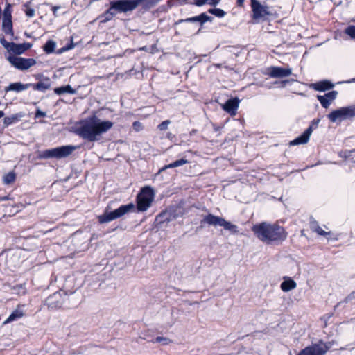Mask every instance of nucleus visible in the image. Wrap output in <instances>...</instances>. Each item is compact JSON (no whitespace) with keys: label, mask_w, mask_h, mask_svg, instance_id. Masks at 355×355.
<instances>
[{"label":"nucleus","mask_w":355,"mask_h":355,"mask_svg":"<svg viewBox=\"0 0 355 355\" xmlns=\"http://www.w3.org/2000/svg\"><path fill=\"white\" fill-rule=\"evenodd\" d=\"M113 126L110 121H102L94 115L79 122L75 133L83 139L90 142L98 141L103 134L107 132Z\"/></svg>","instance_id":"obj_1"},{"label":"nucleus","mask_w":355,"mask_h":355,"mask_svg":"<svg viewBox=\"0 0 355 355\" xmlns=\"http://www.w3.org/2000/svg\"><path fill=\"white\" fill-rule=\"evenodd\" d=\"M252 230L259 240L267 244L283 241L287 236L282 227L265 222L254 225Z\"/></svg>","instance_id":"obj_2"},{"label":"nucleus","mask_w":355,"mask_h":355,"mask_svg":"<svg viewBox=\"0 0 355 355\" xmlns=\"http://www.w3.org/2000/svg\"><path fill=\"white\" fill-rule=\"evenodd\" d=\"M157 1V0H120L112 2L110 8L105 14V19L101 22H105L106 21L110 20L114 14V10L119 12H125L134 10L139 5H142L143 6H151Z\"/></svg>","instance_id":"obj_3"},{"label":"nucleus","mask_w":355,"mask_h":355,"mask_svg":"<svg viewBox=\"0 0 355 355\" xmlns=\"http://www.w3.org/2000/svg\"><path fill=\"white\" fill-rule=\"evenodd\" d=\"M77 146L72 145L62 146L56 148L46 149L40 152L39 159H62L71 155L76 150Z\"/></svg>","instance_id":"obj_4"},{"label":"nucleus","mask_w":355,"mask_h":355,"mask_svg":"<svg viewBox=\"0 0 355 355\" xmlns=\"http://www.w3.org/2000/svg\"><path fill=\"white\" fill-rule=\"evenodd\" d=\"M135 209V206L133 203H129L120 206L118 209L114 211L105 213L98 216V220L100 223H107L116 218H121L129 212H132Z\"/></svg>","instance_id":"obj_5"},{"label":"nucleus","mask_w":355,"mask_h":355,"mask_svg":"<svg viewBox=\"0 0 355 355\" xmlns=\"http://www.w3.org/2000/svg\"><path fill=\"white\" fill-rule=\"evenodd\" d=\"M154 191L146 186L142 188L137 196V209L138 211H145L151 205L154 200Z\"/></svg>","instance_id":"obj_6"},{"label":"nucleus","mask_w":355,"mask_h":355,"mask_svg":"<svg viewBox=\"0 0 355 355\" xmlns=\"http://www.w3.org/2000/svg\"><path fill=\"white\" fill-rule=\"evenodd\" d=\"M251 8L254 19H270L276 17V12L267 5L261 4L257 0H251Z\"/></svg>","instance_id":"obj_7"},{"label":"nucleus","mask_w":355,"mask_h":355,"mask_svg":"<svg viewBox=\"0 0 355 355\" xmlns=\"http://www.w3.org/2000/svg\"><path fill=\"white\" fill-rule=\"evenodd\" d=\"M7 60L10 64L18 70H28L36 64V60L34 58H25L16 55H9Z\"/></svg>","instance_id":"obj_8"},{"label":"nucleus","mask_w":355,"mask_h":355,"mask_svg":"<svg viewBox=\"0 0 355 355\" xmlns=\"http://www.w3.org/2000/svg\"><path fill=\"white\" fill-rule=\"evenodd\" d=\"M1 44L9 52H12L16 55H21L31 47V44L28 42L23 44H15L8 42L3 37L0 38Z\"/></svg>","instance_id":"obj_9"},{"label":"nucleus","mask_w":355,"mask_h":355,"mask_svg":"<svg viewBox=\"0 0 355 355\" xmlns=\"http://www.w3.org/2000/svg\"><path fill=\"white\" fill-rule=\"evenodd\" d=\"M64 298L61 292H55L49 296L46 300V304L51 310L60 309L62 306Z\"/></svg>","instance_id":"obj_10"},{"label":"nucleus","mask_w":355,"mask_h":355,"mask_svg":"<svg viewBox=\"0 0 355 355\" xmlns=\"http://www.w3.org/2000/svg\"><path fill=\"white\" fill-rule=\"evenodd\" d=\"M320 119H315L312 122V125H310L300 136L297 137L290 142V145L295 146L298 144H304L309 141V137L313 132L312 125L317 126Z\"/></svg>","instance_id":"obj_11"},{"label":"nucleus","mask_w":355,"mask_h":355,"mask_svg":"<svg viewBox=\"0 0 355 355\" xmlns=\"http://www.w3.org/2000/svg\"><path fill=\"white\" fill-rule=\"evenodd\" d=\"M292 73L290 68L271 67L268 69L267 74L273 78H281L289 76Z\"/></svg>","instance_id":"obj_12"},{"label":"nucleus","mask_w":355,"mask_h":355,"mask_svg":"<svg viewBox=\"0 0 355 355\" xmlns=\"http://www.w3.org/2000/svg\"><path fill=\"white\" fill-rule=\"evenodd\" d=\"M327 350V347L315 344L305 347L297 355H324Z\"/></svg>","instance_id":"obj_13"},{"label":"nucleus","mask_w":355,"mask_h":355,"mask_svg":"<svg viewBox=\"0 0 355 355\" xmlns=\"http://www.w3.org/2000/svg\"><path fill=\"white\" fill-rule=\"evenodd\" d=\"M338 96V92L333 90L326 93L324 96L318 95L317 99L320 101L321 105L324 108H328L333 101H334Z\"/></svg>","instance_id":"obj_14"},{"label":"nucleus","mask_w":355,"mask_h":355,"mask_svg":"<svg viewBox=\"0 0 355 355\" xmlns=\"http://www.w3.org/2000/svg\"><path fill=\"white\" fill-rule=\"evenodd\" d=\"M239 103L240 101L237 98H230L223 105V108L231 116H234L236 114Z\"/></svg>","instance_id":"obj_15"},{"label":"nucleus","mask_w":355,"mask_h":355,"mask_svg":"<svg viewBox=\"0 0 355 355\" xmlns=\"http://www.w3.org/2000/svg\"><path fill=\"white\" fill-rule=\"evenodd\" d=\"M334 84L329 80H323L315 83H312L310 87L318 92H325L333 89Z\"/></svg>","instance_id":"obj_16"},{"label":"nucleus","mask_w":355,"mask_h":355,"mask_svg":"<svg viewBox=\"0 0 355 355\" xmlns=\"http://www.w3.org/2000/svg\"><path fill=\"white\" fill-rule=\"evenodd\" d=\"M223 218L209 214L203 217L201 220V225H209L214 227L220 226Z\"/></svg>","instance_id":"obj_17"},{"label":"nucleus","mask_w":355,"mask_h":355,"mask_svg":"<svg viewBox=\"0 0 355 355\" xmlns=\"http://www.w3.org/2000/svg\"><path fill=\"white\" fill-rule=\"evenodd\" d=\"M30 87L34 90L45 92L51 87V80L49 78H43L41 81L37 83H29Z\"/></svg>","instance_id":"obj_18"},{"label":"nucleus","mask_w":355,"mask_h":355,"mask_svg":"<svg viewBox=\"0 0 355 355\" xmlns=\"http://www.w3.org/2000/svg\"><path fill=\"white\" fill-rule=\"evenodd\" d=\"M327 117L334 123L336 122L338 120L342 121L346 119L343 107L332 111L327 115Z\"/></svg>","instance_id":"obj_19"},{"label":"nucleus","mask_w":355,"mask_h":355,"mask_svg":"<svg viewBox=\"0 0 355 355\" xmlns=\"http://www.w3.org/2000/svg\"><path fill=\"white\" fill-rule=\"evenodd\" d=\"M30 87V84H23L20 82L10 83L8 87L5 88L6 92L9 91H14L16 92H20L26 90Z\"/></svg>","instance_id":"obj_20"},{"label":"nucleus","mask_w":355,"mask_h":355,"mask_svg":"<svg viewBox=\"0 0 355 355\" xmlns=\"http://www.w3.org/2000/svg\"><path fill=\"white\" fill-rule=\"evenodd\" d=\"M24 315V311L21 308L20 305H18L17 308L11 313L8 318L3 322V324H8L13 321L17 320L22 318Z\"/></svg>","instance_id":"obj_21"},{"label":"nucleus","mask_w":355,"mask_h":355,"mask_svg":"<svg viewBox=\"0 0 355 355\" xmlns=\"http://www.w3.org/2000/svg\"><path fill=\"white\" fill-rule=\"evenodd\" d=\"M284 282L280 285V288L284 292H288L297 287L296 282L291 278L284 277Z\"/></svg>","instance_id":"obj_22"},{"label":"nucleus","mask_w":355,"mask_h":355,"mask_svg":"<svg viewBox=\"0 0 355 355\" xmlns=\"http://www.w3.org/2000/svg\"><path fill=\"white\" fill-rule=\"evenodd\" d=\"M212 18L207 16L205 13H202L199 16H196L191 18H188L186 20L180 19L178 22H184V21H193V22H206L207 21H211Z\"/></svg>","instance_id":"obj_23"},{"label":"nucleus","mask_w":355,"mask_h":355,"mask_svg":"<svg viewBox=\"0 0 355 355\" xmlns=\"http://www.w3.org/2000/svg\"><path fill=\"white\" fill-rule=\"evenodd\" d=\"M22 116L23 114L21 113H17L11 116H6L3 119V124L6 127L15 124L17 123Z\"/></svg>","instance_id":"obj_24"},{"label":"nucleus","mask_w":355,"mask_h":355,"mask_svg":"<svg viewBox=\"0 0 355 355\" xmlns=\"http://www.w3.org/2000/svg\"><path fill=\"white\" fill-rule=\"evenodd\" d=\"M187 163H189V161L185 159H180L176 160V161H175L168 165H165L164 167L161 168L159 170V173H161L167 168H172L181 166Z\"/></svg>","instance_id":"obj_25"},{"label":"nucleus","mask_w":355,"mask_h":355,"mask_svg":"<svg viewBox=\"0 0 355 355\" xmlns=\"http://www.w3.org/2000/svg\"><path fill=\"white\" fill-rule=\"evenodd\" d=\"M54 92L58 95H61L65 93L74 94L76 93V89H73L71 85H68L66 86H62L60 87H56L54 89Z\"/></svg>","instance_id":"obj_26"},{"label":"nucleus","mask_w":355,"mask_h":355,"mask_svg":"<svg viewBox=\"0 0 355 355\" xmlns=\"http://www.w3.org/2000/svg\"><path fill=\"white\" fill-rule=\"evenodd\" d=\"M220 227H223L224 229L230 231L232 234H235L238 233V227L236 225L231 223L229 221L225 220V218L223 219Z\"/></svg>","instance_id":"obj_27"},{"label":"nucleus","mask_w":355,"mask_h":355,"mask_svg":"<svg viewBox=\"0 0 355 355\" xmlns=\"http://www.w3.org/2000/svg\"><path fill=\"white\" fill-rule=\"evenodd\" d=\"M73 36H71L70 37V42L69 44L64 46L63 47L58 49L56 51H55V53L57 54H62L64 52H66L67 51H69L72 49H73L77 44H78V42H73Z\"/></svg>","instance_id":"obj_28"},{"label":"nucleus","mask_w":355,"mask_h":355,"mask_svg":"<svg viewBox=\"0 0 355 355\" xmlns=\"http://www.w3.org/2000/svg\"><path fill=\"white\" fill-rule=\"evenodd\" d=\"M56 43L52 40H48L43 46V51L46 54H51L55 52Z\"/></svg>","instance_id":"obj_29"},{"label":"nucleus","mask_w":355,"mask_h":355,"mask_svg":"<svg viewBox=\"0 0 355 355\" xmlns=\"http://www.w3.org/2000/svg\"><path fill=\"white\" fill-rule=\"evenodd\" d=\"M345 119H349L355 116V105L347 107H343Z\"/></svg>","instance_id":"obj_30"},{"label":"nucleus","mask_w":355,"mask_h":355,"mask_svg":"<svg viewBox=\"0 0 355 355\" xmlns=\"http://www.w3.org/2000/svg\"><path fill=\"white\" fill-rule=\"evenodd\" d=\"M311 229L316 232L318 234L322 236H326L327 234H329L330 232H327L324 231L317 223L316 221H313L311 223Z\"/></svg>","instance_id":"obj_31"},{"label":"nucleus","mask_w":355,"mask_h":355,"mask_svg":"<svg viewBox=\"0 0 355 355\" xmlns=\"http://www.w3.org/2000/svg\"><path fill=\"white\" fill-rule=\"evenodd\" d=\"M16 175L14 172H9L3 176V182L5 184H10L15 182Z\"/></svg>","instance_id":"obj_32"},{"label":"nucleus","mask_w":355,"mask_h":355,"mask_svg":"<svg viewBox=\"0 0 355 355\" xmlns=\"http://www.w3.org/2000/svg\"><path fill=\"white\" fill-rule=\"evenodd\" d=\"M2 30L6 35H10L11 40L14 37L12 24H2Z\"/></svg>","instance_id":"obj_33"},{"label":"nucleus","mask_w":355,"mask_h":355,"mask_svg":"<svg viewBox=\"0 0 355 355\" xmlns=\"http://www.w3.org/2000/svg\"><path fill=\"white\" fill-rule=\"evenodd\" d=\"M168 213L162 212L156 217V221L159 223H168L171 220V218L168 216Z\"/></svg>","instance_id":"obj_34"},{"label":"nucleus","mask_w":355,"mask_h":355,"mask_svg":"<svg viewBox=\"0 0 355 355\" xmlns=\"http://www.w3.org/2000/svg\"><path fill=\"white\" fill-rule=\"evenodd\" d=\"M11 19V12L8 6L4 9L2 22H12Z\"/></svg>","instance_id":"obj_35"},{"label":"nucleus","mask_w":355,"mask_h":355,"mask_svg":"<svg viewBox=\"0 0 355 355\" xmlns=\"http://www.w3.org/2000/svg\"><path fill=\"white\" fill-rule=\"evenodd\" d=\"M153 343H161L164 345H167L171 343V340L167 337L157 336L155 338Z\"/></svg>","instance_id":"obj_36"},{"label":"nucleus","mask_w":355,"mask_h":355,"mask_svg":"<svg viewBox=\"0 0 355 355\" xmlns=\"http://www.w3.org/2000/svg\"><path fill=\"white\" fill-rule=\"evenodd\" d=\"M209 12H210L217 17H223L225 14L224 10L219 9V8L209 9Z\"/></svg>","instance_id":"obj_37"},{"label":"nucleus","mask_w":355,"mask_h":355,"mask_svg":"<svg viewBox=\"0 0 355 355\" xmlns=\"http://www.w3.org/2000/svg\"><path fill=\"white\" fill-rule=\"evenodd\" d=\"M346 34L349 35L352 38H355V26H350L345 30Z\"/></svg>","instance_id":"obj_38"},{"label":"nucleus","mask_w":355,"mask_h":355,"mask_svg":"<svg viewBox=\"0 0 355 355\" xmlns=\"http://www.w3.org/2000/svg\"><path fill=\"white\" fill-rule=\"evenodd\" d=\"M170 123L171 121L169 120L164 121L160 124H159L158 128L160 130H165L168 128V125Z\"/></svg>","instance_id":"obj_39"},{"label":"nucleus","mask_w":355,"mask_h":355,"mask_svg":"<svg viewBox=\"0 0 355 355\" xmlns=\"http://www.w3.org/2000/svg\"><path fill=\"white\" fill-rule=\"evenodd\" d=\"M24 12L28 17H33L35 15V10L28 6H26Z\"/></svg>","instance_id":"obj_40"},{"label":"nucleus","mask_w":355,"mask_h":355,"mask_svg":"<svg viewBox=\"0 0 355 355\" xmlns=\"http://www.w3.org/2000/svg\"><path fill=\"white\" fill-rule=\"evenodd\" d=\"M132 127L137 132H139L142 129L141 123L139 121H135L132 124Z\"/></svg>","instance_id":"obj_41"},{"label":"nucleus","mask_w":355,"mask_h":355,"mask_svg":"<svg viewBox=\"0 0 355 355\" xmlns=\"http://www.w3.org/2000/svg\"><path fill=\"white\" fill-rule=\"evenodd\" d=\"M355 298V291L349 293L345 299V302H348Z\"/></svg>","instance_id":"obj_42"},{"label":"nucleus","mask_w":355,"mask_h":355,"mask_svg":"<svg viewBox=\"0 0 355 355\" xmlns=\"http://www.w3.org/2000/svg\"><path fill=\"white\" fill-rule=\"evenodd\" d=\"M207 3H208V0H194L195 5L198 6H201Z\"/></svg>","instance_id":"obj_43"},{"label":"nucleus","mask_w":355,"mask_h":355,"mask_svg":"<svg viewBox=\"0 0 355 355\" xmlns=\"http://www.w3.org/2000/svg\"><path fill=\"white\" fill-rule=\"evenodd\" d=\"M45 116H46V113L42 112V111H41V110H37V112L35 113V116L36 117H40V116L41 117H44Z\"/></svg>","instance_id":"obj_44"},{"label":"nucleus","mask_w":355,"mask_h":355,"mask_svg":"<svg viewBox=\"0 0 355 355\" xmlns=\"http://www.w3.org/2000/svg\"><path fill=\"white\" fill-rule=\"evenodd\" d=\"M61 8H62L61 6H53L52 7V11L53 12V15L55 16H57L58 15V14H57L58 10L61 9Z\"/></svg>","instance_id":"obj_45"},{"label":"nucleus","mask_w":355,"mask_h":355,"mask_svg":"<svg viewBox=\"0 0 355 355\" xmlns=\"http://www.w3.org/2000/svg\"><path fill=\"white\" fill-rule=\"evenodd\" d=\"M149 52L150 53H154L157 50L156 45H152L149 48Z\"/></svg>","instance_id":"obj_46"},{"label":"nucleus","mask_w":355,"mask_h":355,"mask_svg":"<svg viewBox=\"0 0 355 355\" xmlns=\"http://www.w3.org/2000/svg\"><path fill=\"white\" fill-rule=\"evenodd\" d=\"M10 199L9 196H5L0 197V201H6Z\"/></svg>","instance_id":"obj_47"},{"label":"nucleus","mask_w":355,"mask_h":355,"mask_svg":"<svg viewBox=\"0 0 355 355\" xmlns=\"http://www.w3.org/2000/svg\"><path fill=\"white\" fill-rule=\"evenodd\" d=\"M244 1H245V0H237L236 4L238 6L241 7L243 6Z\"/></svg>","instance_id":"obj_48"},{"label":"nucleus","mask_w":355,"mask_h":355,"mask_svg":"<svg viewBox=\"0 0 355 355\" xmlns=\"http://www.w3.org/2000/svg\"><path fill=\"white\" fill-rule=\"evenodd\" d=\"M140 51H149V49L148 46H145L139 49Z\"/></svg>","instance_id":"obj_49"},{"label":"nucleus","mask_w":355,"mask_h":355,"mask_svg":"<svg viewBox=\"0 0 355 355\" xmlns=\"http://www.w3.org/2000/svg\"><path fill=\"white\" fill-rule=\"evenodd\" d=\"M220 0H211L209 3L210 4H213V5H216L217 4L218 2H219Z\"/></svg>","instance_id":"obj_50"},{"label":"nucleus","mask_w":355,"mask_h":355,"mask_svg":"<svg viewBox=\"0 0 355 355\" xmlns=\"http://www.w3.org/2000/svg\"><path fill=\"white\" fill-rule=\"evenodd\" d=\"M354 82H355V78L347 80L345 83H354Z\"/></svg>","instance_id":"obj_51"},{"label":"nucleus","mask_w":355,"mask_h":355,"mask_svg":"<svg viewBox=\"0 0 355 355\" xmlns=\"http://www.w3.org/2000/svg\"><path fill=\"white\" fill-rule=\"evenodd\" d=\"M223 66V64H214V67H217V68H220Z\"/></svg>","instance_id":"obj_52"},{"label":"nucleus","mask_w":355,"mask_h":355,"mask_svg":"<svg viewBox=\"0 0 355 355\" xmlns=\"http://www.w3.org/2000/svg\"><path fill=\"white\" fill-rule=\"evenodd\" d=\"M4 116V112L3 111H0V118Z\"/></svg>","instance_id":"obj_53"},{"label":"nucleus","mask_w":355,"mask_h":355,"mask_svg":"<svg viewBox=\"0 0 355 355\" xmlns=\"http://www.w3.org/2000/svg\"><path fill=\"white\" fill-rule=\"evenodd\" d=\"M354 22H355V20L354 21Z\"/></svg>","instance_id":"obj_54"}]
</instances>
